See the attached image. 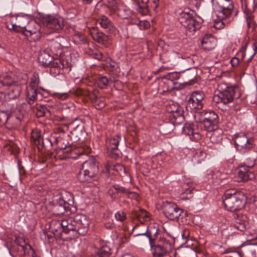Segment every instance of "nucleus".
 Wrapping results in <instances>:
<instances>
[{"label": "nucleus", "instance_id": "12", "mask_svg": "<svg viewBox=\"0 0 257 257\" xmlns=\"http://www.w3.org/2000/svg\"><path fill=\"white\" fill-rule=\"evenodd\" d=\"M24 34L27 37L31 36L34 41L39 40L41 36L40 26L34 21H30L24 31Z\"/></svg>", "mask_w": 257, "mask_h": 257}, {"label": "nucleus", "instance_id": "42", "mask_svg": "<svg viewBox=\"0 0 257 257\" xmlns=\"http://www.w3.org/2000/svg\"><path fill=\"white\" fill-rule=\"evenodd\" d=\"M56 142L58 143H62L64 145V147L62 146L61 148V150L62 152H64L65 150L66 152L70 153L71 151V149L70 148V144L69 142L65 143V142H63V139L61 137H59L56 139Z\"/></svg>", "mask_w": 257, "mask_h": 257}, {"label": "nucleus", "instance_id": "25", "mask_svg": "<svg viewBox=\"0 0 257 257\" xmlns=\"http://www.w3.org/2000/svg\"><path fill=\"white\" fill-rule=\"evenodd\" d=\"M14 75L11 73H5L0 75V83L3 86H11L17 83L13 78Z\"/></svg>", "mask_w": 257, "mask_h": 257}, {"label": "nucleus", "instance_id": "5", "mask_svg": "<svg viewBox=\"0 0 257 257\" xmlns=\"http://www.w3.org/2000/svg\"><path fill=\"white\" fill-rule=\"evenodd\" d=\"M98 172V163L95 158L91 157L83 163L78 175V179L81 182H90Z\"/></svg>", "mask_w": 257, "mask_h": 257}, {"label": "nucleus", "instance_id": "49", "mask_svg": "<svg viewBox=\"0 0 257 257\" xmlns=\"http://www.w3.org/2000/svg\"><path fill=\"white\" fill-rule=\"evenodd\" d=\"M254 16L251 13H247L246 15V21L248 28H250L253 24Z\"/></svg>", "mask_w": 257, "mask_h": 257}, {"label": "nucleus", "instance_id": "40", "mask_svg": "<svg viewBox=\"0 0 257 257\" xmlns=\"http://www.w3.org/2000/svg\"><path fill=\"white\" fill-rule=\"evenodd\" d=\"M31 138L36 145L40 144L43 141L40 133L37 131H32L31 133Z\"/></svg>", "mask_w": 257, "mask_h": 257}, {"label": "nucleus", "instance_id": "13", "mask_svg": "<svg viewBox=\"0 0 257 257\" xmlns=\"http://www.w3.org/2000/svg\"><path fill=\"white\" fill-rule=\"evenodd\" d=\"M216 46L217 40L211 34H205L201 39L200 47L204 51H211Z\"/></svg>", "mask_w": 257, "mask_h": 257}, {"label": "nucleus", "instance_id": "35", "mask_svg": "<svg viewBox=\"0 0 257 257\" xmlns=\"http://www.w3.org/2000/svg\"><path fill=\"white\" fill-rule=\"evenodd\" d=\"M118 193L125 194L130 198H136L138 196L137 194L134 192H131L128 189L124 187L115 185Z\"/></svg>", "mask_w": 257, "mask_h": 257}, {"label": "nucleus", "instance_id": "7", "mask_svg": "<svg viewBox=\"0 0 257 257\" xmlns=\"http://www.w3.org/2000/svg\"><path fill=\"white\" fill-rule=\"evenodd\" d=\"M178 21L186 29V33L189 35H193L201 27L200 23L197 21L193 18L192 14L189 12L181 13L178 17Z\"/></svg>", "mask_w": 257, "mask_h": 257}, {"label": "nucleus", "instance_id": "4", "mask_svg": "<svg viewBox=\"0 0 257 257\" xmlns=\"http://www.w3.org/2000/svg\"><path fill=\"white\" fill-rule=\"evenodd\" d=\"M243 194L234 189L227 190L224 195L223 203L225 208L230 211H235L244 206Z\"/></svg>", "mask_w": 257, "mask_h": 257}, {"label": "nucleus", "instance_id": "63", "mask_svg": "<svg viewBox=\"0 0 257 257\" xmlns=\"http://www.w3.org/2000/svg\"><path fill=\"white\" fill-rule=\"evenodd\" d=\"M170 61H171V65H175L177 63V61L176 60H172V61H171L170 60Z\"/></svg>", "mask_w": 257, "mask_h": 257}, {"label": "nucleus", "instance_id": "37", "mask_svg": "<svg viewBox=\"0 0 257 257\" xmlns=\"http://www.w3.org/2000/svg\"><path fill=\"white\" fill-rule=\"evenodd\" d=\"M32 107L34 111H36V114L37 117H40L43 116L45 114L47 108L44 105H34Z\"/></svg>", "mask_w": 257, "mask_h": 257}, {"label": "nucleus", "instance_id": "53", "mask_svg": "<svg viewBox=\"0 0 257 257\" xmlns=\"http://www.w3.org/2000/svg\"><path fill=\"white\" fill-rule=\"evenodd\" d=\"M91 55L94 58L98 60H100L102 58V54L98 50L92 52Z\"/></svg>", "mask_w": 257, "mask_h": 257}, {"label": "nucleus", "instance_id": "10", "mask_svg": "<svg viewBox=\"0 0 257 257\" xmlns=\"http://www.w3.org/2000/svg\"><path fill=\"white\" fill-rule=\"evenodd\" d=\"M163 210L166 217L170 220L178 219L182 212L176 204L168 201L164 203Z\"/></svg>", "mask_w": 257, "mask_h": 257}, {"label": "nucleus", "instance_id": "27", "mask_svg": "<svg viewBox=\"0 0 257 257\" xmlns=\"http://www.w3.org/2000/svg\"><path fill=\"white\" fill-rule=\"evenodd\" d=\"M110 254V248L104 242L91 257H109Z\"/></svg>", "mask_w": 257, "mask_h": 257}, {"label": "nucleus", "instance_id": "52", "mask_svg": "<svg viewBox=\"0 0 257 257\" xmlns=\"http://www.w3.org/2000/svg\"><path fill=\"white\" fill-rule=\"evenodd\" d=\"M230 62L231 65V66L232 67L235 68L239 66L240 60L238 57L234 56V57L231 58V59L230 61Z\"/></svg>", "mask_w": 257, "mask_h": 257}, {"label": "nucleus", "instance_id": "38", "mask_svg": "<svg viewBox=\"0 0 257 257\" xmlns=\"http://www.w3.org/2000/svg\"><path fill=\"white\" fill-rule=\"evenodd\" d=\"M220 173L219 172L211 171L210 173L208 174V178L209 180H212L211 181L213 183L218 184L220 181Z\"/></svg>", "mask_w": 257, "mask_h": 257}, {"label": "nucleus", "instance_id": "41", "mask_svg": "<svg viewBox=\"0 0 257 257\" xmlns=\"http://www.w3.org/2000/svg\"><path fill=\"white\" fill-rule=\"evenodd\" d=\"M19 84L17 83L16 86L12 88L9 92V95L12 98H16L19 96L21 93V88L18 86Z\"/></svg>", "mask_w": 257, "mask_h": 257}, {"label": "nucleus", "instance_id": "18", "mask_svg": "<svg viewBox=\"0 0 257 257\" xmlns=\"http://www.w3.org/2000/svg\"><path fill=\"white\" fill-rule=\"evenodd\" d=\"M18 244L20 247L19 249L23 252L25 257H36L34 249L23 239L18 240Z\"/></svg>", "mask_w": 257, "mask_h": 257}, {"label": "nucleus", "instance_id": "20", "mask_svg": "<svg viewBox=\"0 0 257 257\" xmlns=\"http://www.w3.org/2000/svg\"><path fill=\"white\" fill-rule=\"evenodd\" d=\"M101 28L106 29L109 33H112L115 31V27L113 26L112 22L105 16L102 15L97 20Z\"/></svg>", "mask_w": 257, "mask_h": 257}, {"label": "nucleus", "instance_id": "64", "mask_svg": "<svg viewBox=\"0 0 257 257\" xmlns=\"http://www.w3.org/2000/svg\"><path fill=\"white\" fill-rule=\"evenodd\" d=\"M178 109H176L175 111L174 110H171V112H173V113H176V114H178Z\"/></svg>", "mask_w": 257, "mask_h": 257}, {"label": "nucleus", "instance_id": "39", "mask_svg": "<svg viewBox=\"0 0 257 257\" xmlns=\"http://www.w3.org/2000/svg\"><path fill=\"white\" fill-rule=\"evenodd\" d=\"M109 82L108 79L105 76H100L97 78L96 83L99 87L104 89L106 88Z\"/></svg>", "mask_w": 257, "mask_h": 257}, {"label": "nucleus", "instance_id": "58", "mask_svg": "<svg viewBox=\"0 0 257 257\" xmlns=\"http://www.w3.org/2000/svg\"><path fill=\"white\" fill-rule=\"evenodd\" d=\"M159 0H154L153 1V3L154 4V9H156L157 8L158 6V4H159Z\"/></svg>", "mask_w": 257, "mask_h": 257}, {"label": "nucleus", "instance_id": "51", "mask_svg": "<svg viewBox=\"0 0 257 257\" xmlns=\"http://www.w3.org/2000/svg\"><path fill=\"white\" fill-rule=\"evenodd\" d=\"M39 81L36 77L32 78L31 82L27 87H32L33 88H37V87L38 85Z\"/></svg>", "mask_w": 257, "mask_h": 257}, {"label": "nucleus", "instance_id": "21", "mask_svg": "<svg viewBox=\"0 0 257 257\" xmlns=\"http://www.w3.org/2000/svg\"><path fill=\"white\" fill-rule=\"evenodd\" d=\"M251 174V172L249 171V169L246 167L240 166L235 177L236 181L238 182H244L251 179L250 178Z\"/></svg>", "mask_w": 257, "mask_h": 257}, {"label": "nucleus", "instance_id": "56", "mask_svg": "<svg viewBox=\"0 0 257 257\" xmlns=\"http://www.w3.org/2000/svg\"><path fill=\"white\" fill-rule=\"evenodd\" d=\"M252 48L254 51V53L252 56H251L249 58V60H250L253 57V56L257 53V42H254L252 44Z\"/></svg>", "mask_w": 257, "mask_h": 257}, {"label": "nucleus", "instance_id": "60", "mask_svg": "<svg viewBox=\"0 0 257 257\" xmlns=\"http://www.w3.org/2000/svg\"><path fill=\"white\" fill-rule=\"evenodd\" d=\"M84 3H85L86 4H90L92 0H82Z\"/></svg>", "mask_w": 257, "mask_h": 257}, {"label": "nucleus", "instance_id": "1", "mask_svg": "<svg viewBox=\"0 0 257 257\" xmlns=\"http://www.w3.org/2000/svg\"><path fill=\"white\" fill-rule=\"evenodd\" d=\"M217 89L218 92L213 97L215 103L223 105V109L231 114L240 109V106L235 101L240 96L238 88L221 83L218 85Z\"/></svg>", "mask_w": 257, "mask_h": 257}, {"label": "nucleus", "instance_id": "55", "mask_svg": "<svg viewBox=\"0 0 257 257\" xmlns=\"http://www.w3.org/2000/svg\"><path fill=\"white\" fill-rule=\"evenodd\" d=\"M243 253L241 252H234L230 255H227L225 257H243Z\"/></svg>", "mask_w": 257, "mask_h": 257}, {"label": "nucleus", "instance_id": "36", "mask_svg": "<svg viewBox=\"0 0 257 257\" xmlns=\"http://www.w3.org/2000/svg\"><path fill=\"white\" fill-rule=\"evenodd\" d=\"M49 66L51 67V71H52L53 69H55L57 71L58 73H60L61 69H63L64 67V65L62 63L61 61L59 59H52Z\"/></svg>", "mask_w": 257, "mask_h": 257}, {"label": "nucleus", "instance_id": "6", "mask_svg": "<svg viewBox=\"0 0 257 257\" xmlns=\"http://www.w3.org/2000/svg\"><path fill=\"white\" fill-rule=\"evenodd\" d=\"M69 230H76L79 234L84 235L87 231L90 221L85 215L77 214L68 218Z\"/></svg>", "mask_w": 257, "mask_h": 257}, {"label": "nucleus", "instance_id": "29", "mask_svg": "<svg viewBox=\"0 0 257 257\" xmlns=\"http://www.w3.org/2000/svg\"><path fill=\"white\" fill-rule=\"evenodd\" d=\"M203 103L198 102L195 101V99L193 98L191 96H190L186 104V108L190 111H193L195 110H199L203 108Z\"/></svg>", "mask_w": 257, "mask_h": 257}, {"label": "nucleus", "instance_id": "11", "mask_svg": "<svg viewBox=\"0 0 257 257\" xmlns=\"http://www.w3.org/2000/svg\"><path fill=\"white\" fill-rule=\"evenodd\" d=\"M234 144L236 149L245 152L252 147V144L246 136L242 133L237 134L234 138Z\"/></svg>", "mask_w": 257, "mask_h": 257}, {"label": "nucleus", "instance_id": "34", "mask_svg": "<svg viewBox=\"0 0 257 257\" xmlns=\"http://www.w3.org/2000/svg\"><path fill=\"white\" fill-rule=\"evenodd\" d=\"M107 172H109L110 169H113L118 172L120 175L125 173V169L123 166L120 164H116L113 166L107 164L105 166Z\"/></svg>", "mask_w": 257, "mask_h": 257}, {"label": "nucleus", "instance_id": "28", "mask_svg": "<svg viewBox=\"0 0 257 257\" xmlns=\"http://www.w3.org/2000/svg\"><path fill=\"white\" fill-rule=\"evenodd\" d=\"M30 21V18L28 16H18L16 17V22L12 25L13 29L20 27L25 30Z\"/></svg>", "mask_w": 257, "mask_h": 257}, {"label": "nucleus", "instance_id": "2", "mask_svg": "<svg viewBox=\"0 0 257 257\" xmlns=\"http://www.w3.org/2000/svg\"><path fill=\"white\" fill-rule=\"evenodd\" d=\"M152 231L148 228L143 233H138L135 236L140 237L139 239H149L151 250L153 257H165L168 255L174 248L175 240L174 238L161 237L155 243V239L152 237Z\"/></svg>", "mask_w": 257, "mask_h": 257}, {"label": "nucleus", "instance_id": "23", "mask_svg": "<svg viewBox=\"0 0 257 257\" xmlns=\"http://www.w3.org/2000/svg\"><path fill=\"white\" fill-rule=\"evenodd\" d=\"M84 133V131H83V126L80 125H77L70 132V134L67 135V137L70 138L71 140L77 142L80 139Z\"/></svg>", "mask_w": 257, "mask_h": 257}, {"label": "nucleus", "instance_id": "9", "mask_svg": "<svg viewBox=\"0 0 257 257\" xmlns=\"http://www.w3.org/2000/svg\"><path fill=\"white\" fill-rule=\"evenodd\" d=\"M42 22L46 28L55 32L62 30L64 26L63 19L57 15L44 16Z\"/></svg>", "mask_w": 257, "mask_h": 257}, {"label": "nucleus", "instance_id": "45", "mask_svg": "<svg viewBox=\"0 0 257 257\" xmlns=\"http://www.w3.org/2000/svg\"><path fill=\"white\" fill-rule=\"evenodd\" d=\"M163 78L173 81L178 79L180 78V74L176 72H170L163 76Z\"/></svg>", "mask_w": 257, "mask_h": 257}, {"label": "nucleus", "instance_id": "3", "mask_svg": "<svg viewBox=\"0 0 257 257\" xmlns=\"http://www.w3.org/2000/svg\"><path fill=\"white\" fill-rule=\"evenodd\" d=\"M27 104L23 103L18 105L14 112L11 115L8 111L0 110V124L4 125L8 123L13 124V127H16L20 125L26 113V108Z\"/></svg>", "mask_w": 257, "mask_h": 257}, {"label": "nucleus", "instance_id": "30", "mask_svg": "<svg viewBox=\"0 0 257 257\" xmlns=\"http://www.w3.org/2000/svg\"><path fill=\"white\" fill-rule=\"evenodd\" d=\"M52 59L53 57L45 50L41 52L38 57L39 62L45 66H49Z\"/></svg>", "mask_w": 257, "mask_h": 257}, {"label": "nucleus", "instance_id": "57", "mask_svg": "<svg viewBox=\"0 0 257 257\" xmlns=\"http://www.w3.org/2000/svg\"><path fill=\"white\" fill-rule=\"evenodd\" d=\"M67 96H68V94L66 93L60 94H59V96H58V97L59 98H62V99H65L66 97H67Z\"/></svg>", "mask_w": 257, "mask_h": 257}, {"label": "nucleus", "instance_id": "46", "mask_svg": "<svg viewBox=\"0 0 257 257\" xmlns=\"http://www.w3.org/2000/svg\"><path fill=\"white\" fill-rule=\"evenodd\" d=\"M255 164V160L254 159L252 158H248L245 160V162H244V164L241 166L246 167L248 169H249L253 168Z\"/></svg>", "mask_w": 257, "mask_h": 257}, {"label": "nucleus", "instance_id": "19", "mask_svg": "<svg viewBox=\"0 0 257 257\" xmlns=\"http://www.w3.org/2000/svg\"><path fill=\"white\" fill-rule=\"evenodd\" d=\"M119 141V137L118 136H115L109 139H108L106 142L108 151L110 152L112 154H113L117 157L118 156V146Z\"/></svg>", "mask_w": 257, "mask_h": 257}, {"label": "nucleus", "instance_id": "24", "mask_svg": "<svg viewBox=\"0 0 257 257\" xmlns=\"http://www.w3.org/2000/svg\"><path fill=\"white\" fill-rule=\"evenodd\" d=\"M38 93H39V92H38L37 88L27 87L26 100L31 107L36 101L37 95Z\"/></svg>", "mask_w": 257, "mask_h": 257}, {"label": "nucleus", "instance_id": "26", "mask_svg": "<svg viewBox=\"0 0 257 257\" xmlns=\"http://www.w3.org/2000/svg\"><path fill=\"white\" fill-rule=\"evenodd\" d=\"M66 203L63 199L59 198L54 204L53 210L57 215L64 214L66 211Z\"/></svg>", "mask_w": 257, "mask_h": 257}, {"label": "nucleus", "instance_id": "17", "mask_svg": "<svg viewBox=\"0 0 257 257\" xmlns=\"http://www.w3.org/2000/svg\"><path fill=\"white\" fill-rule=\"evenodd\" d=\"M227 4L223 5L221 7V10L217 12L216 16L221 19H226L230 16L232 12L233 5L231 0H223Z\"/></svg>", "mask_w": 257, "mask_h": 257}, {"label": "nucleus", "instance_id": "16", "mask_svg": "<svg viewBox=\"0 0 257 257\" xmlns=\"http://www.w3.org/2000/svg\"><path fill=\"white\" fill-rule=\"evenodd\" d=\"M195 184L193 182H186L180 188V198L182 200L189 199L193 196V191Z\"/></svg>", "mask_w": 257, "mask_h": 257}, {"label": "nucleus", "instance_id": "33", "mask_svg": "<svg viewBox=\"0 0 257 257\" xmlns=\"http://www.w3.org/2000/svg\"><path fill=\"white\" fill-rule=\"evenodd\" d=\"M73 41L76 44H85L87 42L86 36L78 32H75L72 36Z\"/></svg>", "mask_w": 257, "mask_h": 257}, {"label": "nucleus", "instance_id": "48", "mask_svg": "<svg viewBox=\"0 0 257 257\" xmlns=\"http://www.w3.org/2000/svg\"><path fill=\"white\" fill-rule=\"evenodd\" d=\"M218 20H214V23L213 25V27L216 30H221L224 28L225 26L224 23L223 21L224 19H221L219 17H218Z\"/></svg>", "mask_w": 257, "mask_h": 257}, {"label": "nucleus", "instance_id": "59", "mask_svg": "<svg viewBox=\"0 0 257 257\" xmlns=\"http://www.w3.org/2000/svg\"><path fill=\"white\" fill-rule=\"evenodd\" d=\"M105 105V103L103 102H101L100 103H98L97 108L100 109L103 108V107H104Z\"/></svg>", "mask_w": 257, "mask_h": 257}, {"label": "nucleus", "instance_id": "22", "mask_svg": "<svg viewBox=\"0 0 257 257\" xmlns=\"http://www.w3.org/2000/svg\"><path fill=\"white\" fill-rule=\"evenodd\" d=\"M89 33L93 39L100 44H104L107 40V37L102 32H99L97 29L92 28Z\"/></svg>", "mask_w": 257, "mask_h": 257}, {"label": "nucleus", "instance_id": "43", "mask_svg": "<svg viewBox=\"0 0 257 257\" xmlns=\"http://www.w3.org/2000/svg\"><path fill=\"white\" fill-rule=\"evenodd\" d=\"M205 154L204 152L201 151L197 152L193 156L192 160L194 162L197 163H200L205 158Z\"/></svg>", "mask_w": 257, "mask_h": 257}, {"label": "nucleus", "instance_id": "47", "mask_svg": "<svg viewBox=\"0 0 257 257\" xmlns=\"http://www.w3.org/2000/svg\"><path fill=\"white\" fill-rule=\"evenodd\" d=\"M108 195L111 197L112 199H115L117 197V194L118 193L116 187V185L112 186L109 189L108 191Z\"/></svg>", "mask_w": 257, "mask_h": 257}, {"label": "nucleus", "instance_id": "8", "mask_svg": "<svg viewBox=\"0 0 257 257\" xmlns=\"http://www.w3.org/2000/svg\"><path fill=\"white\" fill-rule=\"evenodd\" d=\"M200 121L208 132L215 131L217 128L218 115L212 110L201 112Z\"/></svg>", "mask_w": 257, "mask_h": 257}, {"label": "nucleus", "instance_id": "15", "mask_svg": "<svg viewBox=\"0 0 257 257\" xmlns=\"http://www.w3.org/2000/svg\"><path fill=\"white\" fill-rule=\"evenodd\" d=\"M183 133L190 137V139L195 142L201 140L202 136L196 128V126L191 123H186L183 128Z\"/></svg>", "mask_w": 257, "mask_h": 257}, {"label": "nucleus", "instance_id": "14", "mask_svg": "<svg viewBox=\"0 0 257 257\" xmlns=\"http://www.w3.org/2000/svg\"><path fill=\"white\" fill-rule=\"evenodd\" d=\"M69 224L68 218L61 220H53L50 222V228L53 232H68L70 231Z\"/></svg>", "mask_w": 257, "mask_h": 257}, {"label": "nucleus", "instance_id": "44", "mask_svg": "<svg viewBox=\"0 0 257 257\" xmlns=\"http://www.w3.org/2000/svg\"><path fill=\"white\" fill-rule=\"evenodd\" d=\"M190 96L193 97L195 101L198 102H202V101L204 98V94L202 92L198 91L193 92L191 94Z\"/></svg>", "mask_w": 257, "mask_h": 257}, {"label": "nucleus", "instance_id": "32", "mask_svg": "<svg viewBox=\"0 0 257 257\" xmlns=\"http://www.w3.org/2000/svg\"><path fill=\"white\" fill-rule=\"evenodd\" d=\"M230 228L231 230L233 231L232 233H238L237 231L243 232L246 229V223L244 221H236L233 225L230 226Z\"/></svg>", "mask_w": 257, "mask_h": 257}, {"label": "nucleus", "instance_id": "50", "mask_svg": "<svg viewBox=\"0 0 257 257\" xmlns=\"http://www.w3.org/2000/svg\"><path fill=\"white\" fill-rule=\"evenodd\" d=\"M115 218L117 221H123L126 219V216L122 211H117L115 214Z\"/></svg>", "mask_w": 257, "mask_h": 257}, {"label": "nucleus", "instance_id": "61", "mask_svg": "<svg viewBox=\"0 0 257 257\" xmlns=\"http://www.w3.org/2000/svg\"><path fill=\"white\" fill-rule=\"evenodd\" d=\"M122 257H134V256L130 254H125L122 255Z\"/></svg>", "mask_w": 257, "mask_h": 257}, {"label": "nucleus", "instance_id": "54", "mask_svg": "<svg viewBox=\"0 0 257 257\" xmlns=\"http://www.w3.org/2000/svg\"><path fill=\"white\" fill-rule=\"evenodd\" d=\"M108 5V8L112 10H115L116 9V1L115 0H106Z\"/></svg>", "mask_w": 257, "mask_h": 257}, {"label": "nucleus", "instance_id": "31", "mask_svg": "<svg viewBox=\"0 0 257 257\" xmlns=\"http://www.w3.org/2000/svg\"><path fill=\"white\" fill-rule=\"evenodd\" d=\"M136 215L142 223H145L150 219V213L143 209H140L137 211Z\"/></svg>", "mask_w": 257, "mask_h": 257}, {"label": "nucleus", "instance_id": "62", "mask_svg": "<svg viewBox=\"0 0 257 257\" xmlns=\"http://www.w3.org/2000/svg\"><path fill=\"white\" fill-rule=\"evenodd\" d=\"M68 257H80V256H76L72 253H70L68 255Z\"/></svg>", "mask_w": 257, "mask_h": 257}]
</instances>
